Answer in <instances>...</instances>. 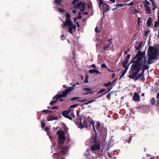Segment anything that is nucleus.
Listing matches in <instances>:
<instances>
[{
  "label": "nucleus",
  "instance_id": "57",
  "mask_svg": "<svg viewBox=\"0 0 159 159\" xmlns=\"http://www.w3.org/2000/svg\"><path fill=\"white\" fill-rule=\"evenodd\" d=\"M76 25H77V26L78 27H80V24H79V22H77V23H76Z\"/></svg>",
  "mask_w": 159,
  "mask_h": 159
},
{
  "label": "nucleus",
  "instance_id": "42",
  "mask_svg": "<svg viewBox=\"0 0 159 159\" xmlns=\"http://www.w3.org/2000/svg\"><path fill=\"white\" fill-rule=\"evenodd\" d=\"M96 73L97 74H101V72L98 70L95 69V73Z\"/></svg>",
  "mask_w": 159,
  "mask_h": 159
},
{
  "label": "nucleus",
  "instance_id": "3",
  "mask_svg": "<svg viewBox=\"0 0 159 159\" xmlns=\"http://www.w3.org/2000/svg\"><path fill=\"white\" fill-rule=\"evenodd\" d=\"M66 16V19L65 22L63 21V24L61 25V26L63 27H67L69 33L73 34L75 31L76 25L73 24L72 21H70V16L69 13H67Z\"/></svg>",
  "mask_w": 159,
  "mask_h": 159
},
{
  "label": "nucleus",
  "instance_id": "19",
  "mask_svg": "<svg viewBox=\"0 0 159 159\" xmlns=\"http://www.w3.org/2000/svg\"><path fill=\"white\" fill-rule=\"evenodd\" d=\"M128 69V68H125V70H123V71L122 72V73L119 79H120L121 78L125 75V74L126 72V71Z\"/></svg>",
  "mask_w": 159,
  "mask_h": 159
},
{
  "label": "nucleus",
  "instance_id": "52",
  "mask_svg": "<svg viewBox=\"0 0 159 159\" xmlns=\"http://www.w3.org/2000/svg\"><path fill=\"white\" fill-rule=\"evenodd\" d=\"M92 67L93 68H96V66L94 64H93L92 65Z\"/></svg>",
  "mask_w": 159,
  "mask_h": 159
},
{
  "label": "nucleus",
  "instance_id": "7",
  "mask_svg": "<svg viewBox=\"0 0 159 159\" xmlns=\"http://www.w3.org/2000/svg\"><path fill=\"white\" fill-rule=\"evenodd\" d=\"M68 93L67 91V90L66 89L62 92L61 94H57L56 96H55L53 98V99H54L56 98L57 99H58L61 98L66 97Z\"/></svg>",
  "mask_w": 159,
  "mask_h": 159
},
{
  "label": "nucleus",
  "instance_id": "41",
  "mask_svg": "<svg viewBox=\"0 0 159 159\" xmlns=\"http://www.w3.org/2000/svg\"><path fill=\"white\" fill-rule=\"evenodd\" d=\"M45 125V122H42L41 123V126L42 128L44 127Z\"/></svg>",
  "mask_w": 159,
  "mask_h": 159
},
{
  "label": "nucleus",
  "instance_id": "47",
  "mask_svg": "<svg viewBox=\"0 0 159 159\" xmlns=\"http://www.w3.org/2000/svg\"><path fill=\"white\" fill-rule=\"evenodd\" d=\"M138 12V11L136 9H134V11L133 13H137Z\"/></svg>",
  "mask_w": 159,
  "mask_h": 159
},
{
  "label": "nucleus",
  "instance_id": "48",
  "mask_svg": "<svg viewBox=\"0 0 159 159\" xmlns=\"http://www.w3.org/2000/svg\"><path fill=\"white\" fill-rule=\"evenodd\" d=\"M49 111V110H43V112L44 113H48V112Z\"/></svg>",
  "mask_w": 159,
  "mask_h": 159
},
{
  "label": "nucleus",
  "instance_id": "24",
  "mask_svg": "<svg viewBox=\"0 0 159 159\" xmlns=\"http://www.w3.org/2000/svg\"><path fill=\"white\" fill-rule=\"evenodd\" d=\"M124 5H125V4H117L116 5H115L114 6H116L117 7H123Z\"/></svg>",
  "mask_w": 159,
  "mask_h": 159
},
{
  "label": "nucleus",
  "instance_id": "2",
  "mask_svg": "<svg viewBox=\"0 0 159 159\" xmlns=\"http://www.w3.org/2000/svg\"><path fill=\"white\" fill-rule=\"evenodd\" d=\"M57 134L58 136L59 143L57 147V153L54 154V157H57V159H64L62 156L64 155L67 152L68 148L67 147L63 148L60 146V144L64 143L66 139L64 132L62 130H58L57 131Z\"/></svg>",
  "mask_w": 159,
  "mask_h": 159
},
{
  "label": "nucleus",
  "instance_id": "10",
  "mask_svg": "<svg viewBox=\"0 0 159 159\" xmlns=\"http://www.w3.org/2000/svg\"><path fill=\"white\" fill-rule=\"evenodd\" d=\"M140 99V96L136 92L134 93L133 98V100L134 101H137Z\"/></svg>",
  "mask_w": 159,
  "mask_h": 159
},
{
  "label": "nucleus",
  "instance_id": "44",
  "mask_svg": "<svg viewBox=\"0 0 159 159\" xmlns=\"http://www.w3.org/2000/svg\"><path fill=\"white\" fill-rule=\"evenodd\" d=\"M87 101V99H83V100H78V101H79L80 102H84Z\"/></svg>",
  "mask_w": 159,
  "mask_h": 159
},
{
  "label": "nucleus",
  "instance_id": "53",
  "mask_svg": "<svg viewBox=\"0 0 159 159\" xmlns=\"http://www.w3.org/2000/svg\"><path fill=\"white\" fill-rule=\"evenodd\" d=\"M140 22V18L139 17H138V24L139 25V23Z\"/></svg>",
  "mask_w": 159,
  "mask_h": 159
},
{
  "label": "nucleus",
  "instance_id": "6",
  "mask_svg": "<svg viewBox=\"0 0 159 159\" xmlns=\"http://www.w3.org/2000/svg\"><path fill=\"white\" fill-rule=\"evenodd\" d=\"M85 4L83 3L82 2H80L78 4H76L74 7L78 9H79L80 11H83L85 10Z\"/></svg>",
  "mask_w": 159,
  "mask_h": 159
},
{
  "label": "nucleus",
  "instance_id": "33",
  "mask_svg": "<svg viewBox=\"0 0 159 159\" xmlns=\"http://www.w3.org/2000/svg\"><path fill=\"white\" fill-rule=\"evenodd\" d=\"M95 69H91L89 70V72L90 73H95Z\"/></svg>",
  "mask_w": 159,
  "mask_h": 159
},
{
  "label": "nucleus",
  "instance_id": "59",
  "mask_svg": "<svg viewBox=\"0 0 159 159\" xmlns=\"http://www.w3.org/2000/svg\"><path fill=\"white\" fill-rule=\"evenodd\" d=\"M124 1H125V2H128L130 1L131 0H123Z\"/></svg>",
  "mask_w": 159,
  "mask_h": 159
},
{
  "label": "nucleus",
  "instance_id": "35",
  "mask_svg": "<svg viewBox=\"0 0 159 159\" xmlns=\"http://www.w3.org/2000/svg\"><path fill=\"white\" fill-rule=\"evenodd\" d=\"M83 127L84 126L82 125V123H80L79 125V126H78V127L81 129H82L83 128Z\"/></svg>",
  "mask_w": 159,
  "mask_h": 159
},
{
  "label": "nucleus",
  "instance_id": "20",
  "mask_svg": "<svg viewBox=\"0 0 159 159\" xmlns=\"http://www.w3.org/2000/svg\"><path fill=\"white\" fill-rule=\"evenodd\" d=\"M113 84V82H109L107 84H104V86H105L106 87H107L109 86H111Z\"/></svg>",
  "mask_w": 159,
  "mask_h": 159
},
{
  "label": "nucleus",
  "instance_id": "60",
  "mask_svg": "<svg viewBox=\"0 0 159 159\" xmlns=\"http://www.w3.org/2000/svg\"><path fill=\"white\" fill-rule=\"evenodd\" d=\"M49 129V128L48 127H46L45 128V130L46 131H47V130H48Z\"/></svg>",
  "mask_w": 159,
  "mask_h": 159
},
{
  "label": "nucleus",
  "instance_id": "39",
  "mask_svg": "<svg viewBox=\"0 0 159 159\" xmlns=\"http://www.w3.org/2000/svg\"><path fill=\"white\" fill-rule=\"evenodd\" d=\"M59 11L61 12H63L65 11V10L63 9L62 8H59Z\"/></svg>",
  "mask_w": 159,
  "mask_h": 159
},
{
  "label": "nucleus",
  "instance_id": "29",
  "mask_svg": "<svg viewBox=\"0 0 159 159\" xmlns=\"http://www.w3.org/2000/svg\"><path fill=\"white\" fill-rule=\"evenodd\" d=\"M159 26V22L158 21H156L154 24V26L155 27H157Z\"/></svg>",
  "mask_w": 159,
  "mask_h": 159
},
{
  "label": "nucleus",
  "instance_id": "32",
  "mask_svg": "<svg viewBox=\"0 0 159 159\" xmlns=\"http://www.w3.org/2000/svg\"><path fill=\"white\" fill-rule=\"evenodd\" d=\"M151 103L153 104V105H154V104L155 103V100L154 99V98H152L151 100Z\"/></svg>",
  "mask_w": 159,
  "mask_h": 159
},
{
  "label": "nucleus",
  "instance_id": "30",
  "mask_svg": "<svg viewBox=\"0 0 159 159\" xmlns=\"http://www.w3.org/2000/svg\"><path fill=\"white\" fill-rule=\"evenodd\" d=\"M75 7L74 9H73L72 11L74 13H75L78 11L77 10L78 9V8H76L75 7Z\"/></svg>",
  "mask_w": 159,
  "mask_h": 159
},
{
  "label": "nucleus",
  "instance_id": "46",
  "mask_svg": "<svg viewBox=\"0 0 159 159\" xmlns=\"http://www.w3.org/2000/svg\"><path fill=\"white\" fill-rule=\"evenodd\" d=\"M95 31L97 33H99L100 32V31L98 30V27H96L95 28Z\"/></svg>",
  "mask_w": 159,
  "mask_h": 159
},
{
  "label": "nucleus",
  "instance_id": "27",
  "mask_svg": "<svg viewBox=\"0 0 159 159\" xmlns=\"http://www.w3.org/2000/svg\"><path fill=\"white\" fill-rule=\"evenodd\" d=\"M98 1H99V6H98L99 7H100L101 5H102V4H103H103L104 3H103V0H99Z\"/></svg>",
  "mask_w": 159,
  "mask_h": 159
},
{
  "label": "nucleus",
  "instance_id": "26",
  "mask_svg": "<svg viewBox=\"0 0 159 159\" xmlns=\"http://www.w3.org/2000/svg\"><path fill=\"white\" fill-rule=\"evenodd\" d=\"M57 100H55L54 101H51L50 102V105H54L55 104V103L56 102H57Z\"/></svg>",
  "mask_w": 159,
  "mask_h": 159
},
{
  "label": "nucleus",
  "instance_id": "21",
  "mask_svg": "<svg viewBox=\"0 0 159 159\" xmlns=\"http://www.w3.org/2000/svg\"><path fill=\"white\" fill-rule=\"evenodd\" d=\"M127 63H128L124 61L122 63V64L123 65V67L124 68H128V66H127Z\"/></svg>",
  "mask_w": 159,
  "mask_h": 159
},
{
  "label": "nucleus",
  "instance_id": "11",
  "mask_svg": "<svg viewBox=\"0 0 159 159\" xmlns=\"http://www.w3.org/2000/svg\"><path fill=\"white\" fill-rule=\"evenodd\" d=\"M100 148V146L98 144H95L91 147V149L94 151L95 150H98Z\"/></svg>",
  "mask_w": 159,
  "mask_h": 159
},
{
  "label": "nucleus",
  "instance_id": "18",
  "mask_svg": "<svg viewBox=\"0 0 159 159\" xmlns=\"http://www.w3.org/2000/svg\"><path fill=\"white\" fill-rule=\"evenodd\" d=\"M143 43V42H141L140 43H139V44L138 45V46H136V50H139L141 48V47L142 45V44Z\"/></svg>",
  "mask_w": 159,
  "mask_h": 159
},
{
  "label": "nucleus",
  "instance_id": "51",
  "mask_svg": "<svg viewBox=\"0 0 159 159\" xmlns=\"http://www.w3.org/2000/svg\"><path fill=\"white\" fill-rule=\"evenodd\" d=\"M132 138L131 137H129L128 139V143H129L130 142V141L131 140Z\"/></svg>",
  "mask_w": 159,
  "mask_h": 159
},
{
  "label": "nucleus",
  "instance_id": "5",
  "mask_svg": "<svg viewBox=\"0 0 159 159\" xmlns=\"http://www.w3.org/2000/svg\"><path fill=\"white\" fill-rule=\"evenodd\" d=\"M143 2L144 5V9L146 11L145 13L146 14H151L152 10L150 7V4L149 2L147 0H145Z\"/></svg>",
  "mask_w": 159,
  "mask_h": 159
},
{
  "label": "nucleus",
  "instance_id": "43",
  "mask_svg": "<svg viewBox=\"0 0 159 159\" xmlns=\"http://www.w3.org/2000/svg\"><path fill=\"white\" fill-rule=\"evenodd\" d=\"M148 31H144V35L145 36H147L148 34Z\"/></svg>",
  "mask_w": 159,
  "mask_h": 159
},
{
  "label": "nucleus",
  "instance_id": "49",
  "mask_svg": "<svg viewBox=\"0 0 159 159\" xmlns=\"http://www.w3.org/2000/svg\"><path fill=\"white\" fill-rule=\"evenodd\" d=\"M61 1H62L61 0H57V1H56V3H57L58 4H60L61 3Z\"/></svg>",
  "mask_w": 159,
  "mask_h": 159
},
{
  "label": "nucleus",
  "instance_id": "12",
  "mask_svg": "<svg viewBox=\"0 0 159 159\" xmlns=\"http://www.w3.org/2000/svg\"><path fill=\"white\" fill-rule=\"evenodd\" d=\"M75 86L76 84H73L72 86L67 88V89L66 90H67V91L69 93L70 92L74 90L75 89Z\"/></svg>",
  "mask_w": 159,
  "mask_h": 159
},
{
  "label": "nucleus",
  "instance_id": "14",
  "mask_svg": "<svg viewBox=\"0 0 159 159\" xmlns=\"http://www.w3.org/2000/svg\"><path fill=\"white\" fill-rule=\"evenodd\" d=\"M152 2V10L153 11L155 10L157 8V5L156 3L154 2V0H152L150 1Z\"/></svg>",
  "mask_w": 159,
  "mask_h": 159
},
{
  "label": "nucleus",
  "instance_id": "1",
  "mask_svg": "<svg viewBox=\"0 0 159 159\" xmlns=\"http://www.w3.org/2000/svg\"><path fill=\"white\" fill-rule=\"evenodd\" d=\"M159 48L155 46H150L148 49L147 55L148 56V61L145 58L144 53L141 52H139L136 55L133 61L131 66L132 69L136 71L132 74H129L128 76L130 79H134L140 70L142 69H148V65L154 62L158 58L159 54Z\"/></svg>",
  "mask_w": 159,
  "mask_h": 159
},
{
  "label": "nucleus",
  "instance_id": "17",
  "mask_svg": "<svg viewBox=\"0 0 159 159\" xmlns=\"http://www.w3.org/2000/svg\"><path fill=\"white\" fill-rule=\"evenodd\" d=\"M57 119V117H55L52 116H50L48 119V121H52L53 120H56Z\"/></svg>",
  "mask_w": 159,
  "mask_h": 159
},
{
  "label": "nucleus",
  "instance_id": "22",
  "mask_svg": "<svg viewBox=\"0 0 159 159\" xmlns=\"http://www.w3.org/2000/svg\"><path fill=\"white\" fill-rule=\"evenodd\" d=\"M89 123L90 125H92L93 126V130L95 131V129L94 127V124L95 123L93 121H91L89 122Z\"/></svg>",
  "mask_w": 159,
  "mask_h": 159
},
{
  "label": "nucleus",
  "instance_id": "63",
  "mask_svg": "<svg viewBox=\"0 0 159 159\" xmlns=\"http://www.w3.org/2000/svg\"><path fill=\"white\" fill-rule=\"evenodd\" d=\"M77 18L81 19V16H80L78 17H77Z\"/></svg>",
  "mask_w": 159,
  "mask_h": 159
},
{
  "label": "nucleus",
  "instance_id": "16",
  "mask_svg": "<svg viewBox=\"0 0 159 159\" xmlns=\"http://www.w3.org/2000/svg\"><path fill=\"white\" fill-rule=\"evenodd\" d=\"M103 6H106V9L105 10V12H107L109 11L110 10V7L106 3H104L103 4Z\"/></svg>",
  "mask_w": 159,
  "mask_h": 159
},
{
  "label": "nucleus",
  "instance_id": "56",
  "mask_svg": "<svg viewBox=\"0 0 159 159\" xmlns=\"http://www.w3.org/2000/svg\"><path fill=\"white\" fill-rule=\"evenodd\" d=\"M110 1L112 3H114L115 2V0H110Z\"/></svg>",
  "mask_w": 159,
  "mask_h": 159
},
{
  "label": "nucleus",
  "instance_id": "58",
  "mask_svg": "<svg viewBox=\"0 0 159 159\" xmlns=\"http://www.w3.org/2000/svg\"><path fill=\"white\" fill-rule=\"evenodd\" d=\"M124 61L128 63V62L129 61V59H126L125 61Z\"/></svg>",
  "mask_w": 159,
  "mask_h": 159
},
{
  "label": "nucleus",
  "instance_id": "62",
  "mask_svg": "<svg viewBox=\"0 0 159 159\" xmlns=\"http://www.w3.org/2000/svg\"><path fill=\"white\" fill-rule=\"evenodd\" d=\"M115 75V74H113L112 75V77H113Z\"/></svg>",
  "mask_w": 159,
  "mask_h": 159
},
{
  "label": "nucleus",
  "instance_id": "38",
  "mask_svg": "<svg viewBox=\"0 0 159 159\" xmlns=\"http://www.w3.org/2000/svg\"><path fill=\"white\" fill-rule=\"evenodd\" d=\"M101 67L102 68H107V66L105 65V63H103V64H102V65H101Z\"/></svg>",
  "mask_w": 159,
  "mask_h": 159
},
{
  "label": "nucleus",
  "instance_id": "8",
  "mask_svg": "<svg viewBox=\"0 0 159 159\" xmlns=\"http://www.w3.org/2000/svg\"><path fill=\"white\" fill-rule=\"evenodd\" d=\"M146 69H142V70H143L141 74H139L135 78V80H142L144 78V72L145 70Z\"/></svg>",
  "mask_w": 159,
  "mask_h": 159
},
{
  "label": "nucleus",
  "instance_id": "25",
  "mask_svg": "<svg viewBox=\"0 0 159 159\" xmlns=\"http://www.w3.org/2000/svg\"><path fill=\"white\" fill-rule=\"evenodd\" d=\"M88 79L89 76L87 75H86L85 78L84 82L86 83H88L89 82Z\"/></svg>",
  "mask_w": 159,
  "mask_h": 159
},
{
  "label": "nucleus",
  "instance_id": "4",
  "mask_svg": "<svg viewBox=\"0 0 159 159\" xmlns=\"http://www.w3.org/2000/svg\"><path fill=\"white\" fill-rule=\"evenodd\" d=\"M74 111V110L71 109L65 111L62 113V115L66 118L71 120L73 117H75Z\"/></svg>",
  "mask_w": 159,
  "mask_h": 159
},
{
  "label": "nucleus",
  "instance_id": "31",
  "mask_svg": "<svg viewBox=\"0 0 159 159\" xmlns=\"http://www.w3.org/2000/svg\"><path fill=\"white\" fill-rule=\"evenodd\" d=\"M105 91V89H103L100 90L98 92V93H102L103 92H104Z\"/></svg>",
  "mask_w": 159,
  "mask_h": 159
},
{
  "label": "nucleus",
  "instance_id": "13",
  "mask_svg": "<svg viewBox=\"0 0 159 159\" xmlns=\"http://www.w3.org/2000/svg\"><path fill=\"white\" fill-rule=\"evenodd\" d=\"M152 22V18L151 17H150L148 18V19L147 22V26L148 27H149L151 26Z\"/></svg>",
  "mask_w": 159,
  "mask_h": 159
},
{
  "label": "nucleus",
  "instance_id": "45",
  "mask_svg": "<svg viewBox=\"0 0 159 159\" xmlns=\"http://www.w3.org/2000/svg\"><path fill=\"white\" fill-rule=\"evenodd\" d=\"M77 106V104H75V105H71V106H70V108H74V107H76Z\"/></svg>",
  "mask_w": 159,
  "mask_h": 159
},
{
  "label": "nucleus",
  "instance_id": "15",
  "mask_svg": "<svg viewBox=\"0 0 159 159\" xmlns=\"http://www.w3.org/2000/svg\"><path fill=\"white\" fill-rule=\"evenodd\" d=\"M108 42H109L108 44L107 45V46H105L104 47V49L105 50H107V48H109L110 46L111 45L112 43V41L111 39H110L108 40Z\"/></svg>",
  "mask_w": 159,
  "mask_h": 159
},
{
  "label": "nucleus",
  "instance_id": "36",
  "mask_svg": "<svg viewBox=\"0 0 159 159\" xmlns=\"http://www.w3.org/2000/svg\"><path fill=\"white\" fill-rule=\"evenodd\" d=\"M94 100H91V101H88V102L85 103H84V104L85 105H88V104L89 103H92V102H94Z\"/></svg>",
  "mask_w": 159,
  "mask_h": 159
},
{
  "label": "nucleus",
  "instance_id": "34",
  "mask_svg": "<svg viewBox=\"0 0 159 159\" xmlns=\"http://www.w3.org/2000/svg\"><path fill=\"white\" fill-rule=\"evenodd\" d=\"M80 98V97H73L71 99V100L72 101H74L75 100H77L79 98Z\"/></svg>",
  "mask_w": 159,
  "mask_h": 159
},
{
  "label": "nucleus",
  "instance_id": "61",
  "mask_svg": "<svg viewBox=\"0 0 159 159\" xmlns=\"http://www.w3.org/2000/svg\"><path fill=\"white\" fill-rule=\"evenodd\" d=\"M63 87L64 88H66V89L67 88L66 87V85H63Z\"/></svg>",
  "mask_w": 159,
  "mask_h": 159
},
{
  "label": "nucleus",
  "instance_id": "37",
  "mask_svg": "<svg viewBox=\"0 0 159 159\" xmlns=\"http://www.w3.org/2000/svg\"><path fill=\"white\" fill-rule=\"evenodd\" d=\"M79 0H74L72 2V4L75 5L76 4L75 3L77 2Z\"/></svg>",
  "mask_w": 159,
  "mask_h": 159
},
{
  "label": "nucleus",
  "instance_id": "54",
  "mask_svg": "<svg viewBox=\"0 0 159 159\" xmlns=\"http://www.w3.org/2000/svg\"><path fill=\"white\" fill-rule=\"evenodd\" d=\"M156 98H157V99H159V93H157V95Z\"/></svg>",
  "mask_w": 159,
  "mask_h": 159
},
{
  "label": "nucleus",
  "instance_id": "64",
  "mask_svg": "<svg viewBox=\"0 0 159 159\" xmlns=\"http://www.w3.org/2000/svg\"><path fill=\"white\" fill-rule=\"evenodd\" d=\"M157 18H158V20L157 21L159 22V17L157 16Z\"/></svg>",
  "mask_w": 159,
  "mask_h": 159
},
{
  "label": "nucleus",
  "instance_id": "40",
  "mask_svg": "<svg viewBox=\"0 0 159 159\" xmlns=\"http://www.w3.org/2000/svg\"><path fill=\"white\" fill-rule=\"evenodd\" d=\"M111 94H108L107 95V98L109 100L111 98Z\"/></svg>",
  "mask_w": 159,
  "mask_h": 159
},
{
  "label": "nucleus",
  "instance_id": "9",
  "mask_svg": "<svg viewBox=\"0 0 159 159\" xmlns=\"http://www.w3.org/2000/svg\"><path fill=\"white\" fill-rule=\"evenodd\" d=\"M91 91V89L90 88H83V94L85 95L89 93H91L92 92H90Z\"/></svg>",
  "mask_w": 159,
  "mask_h": 159
},
{
  "label": "nucleus",
  "instance_id": "28",
  "mask_svg": "<svg viewBox=\"0 0 159 159\" xmlns=\"http://www.w3.org/2000/svg\"><path fill=\"white\" fill-rule=\"evenodd\" d=\"M125 5H128V6H133L134 5V3L132 1H131L129 3H126L125 4Z\"/></svg>",
  "mask_w": 159,
  "mask_h": 159
},
{
  "label": "nucleus",
  "instance_id": "55",
  "mask_svg": "<svg viewBox=\"0 0 159 159\" xmlns=\"http://www.w3.org/2000/svg\"><path fill=\"white\" fill-rule=\"evenodd\" d=\"M130 57V55H128L126 57V59H129Z\"/></svg>",
  "mask_w": 159,
  "mask_h": 159
},
{
  "label": "nucleus",
  "instance_id": "23",
  "mask_svg": "<svg viewBox=\"0 0 159 159\" xmlns=\"http://www.w3.org/2000/svg\"><path fill=\"white\" fill-rule=\"evenodd\" d=\"M100 125V124L99 121L96 123V127L97 129H98Z\"/></svg>",
  "mask_w": 159,
  "mask_h": 159
},
{
  "label": "nucleus",
  "instance_id": "50",
  "mask_svg": "<svg viewBox=\"0 0 159 159\" xmlns=\"http://www.w3.org/2000/svg\"><path fill=\"white\" fill-rule=\"evenodd\" d=\"M57 108V107L56 106H54L51 107V109L52 110L56 109Z\"/></svg>",
  "mask_w": 159,
  "mask_h": 159
}]
</instances>
